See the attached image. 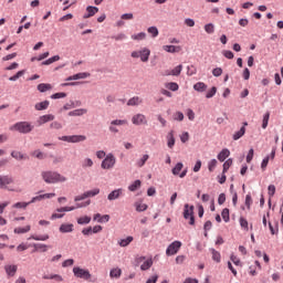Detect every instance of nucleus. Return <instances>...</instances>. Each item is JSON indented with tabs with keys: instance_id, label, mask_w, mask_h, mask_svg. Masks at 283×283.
I'll return each instance as SVG.
<instances>
[{
	"instance_id": "16",
	"label": "nucleus",
	"mask_w": 283,
	"mask_h": 283,
	"mask_svg": "<svg viewBox=\"0 0 283 283\" xmlns=\"http://www.w3.org/2000/svg\"><path fill=\"white\" fill-rule=\"evenodd\" d=\"M74 231V224L63 223L60 226V233H72Z\"/></svg>"
},
{
	"instance_id": "61",
	"label": "nucleus",
	"mask_w": 283,
	"mask_h": 283,
	"mask_svg": "<svg viewBox=\"0 0 283 283\" xmlns=\"http://www.w3.org/2000/svg\"><path fill=\"white\" fill-rule=\"evenodd\" d=\"M217 165H218V160H216V159L210 160L208 164L209 171H213V169H216Z\"/></svg>"
},
{
	"instance_id": "34",
	"label": "nucleus",
	"mask_w": 283,
	"mask_h": 283,
	"mask_svg": "<svg viewBox=\"0 0 283 283\" xmlns=\"http://www.w3.org/2000/svg\"><path fill=\"white\" fill-rule=\"evenodd\" d=\"M29 240H36L38 242H45V240H50V235L44 234V235H31Z\"/></svg>"
},
{
	"instance_id": "6",
	"label": "nucleus",
	"mask_w": 283,
	"mask_h": 283,
	"mask_svg": "<svg viewBox=\"0 0 283 283\" xmlns=\"http://www.w3.org/2000/svg\"><path fill=\"white\" fill-rule=\"evenodd\" d=\"M59 140L64 143H84V140H87V137L85 135H71L59 137Z\"/></svg>"
},
{
	"instance_id": "26",
	"label": "nucleus",
	"mask_w": 283,
	"mask_h": 283,
	"mask_svg": "<svg viewBox=\"0 0 283 283\" xmlns=\"http://www.w3.org/2000/svg\"><path fill=\"white\" fill-rule=\"evenodd\" d=\"M87 113V108H77L75 111H71L69 116H84Z\"/></svg>"
},
{
	"instance_id": "8",
	"label": "nucleus",
	"mask_w": 283,
	"mask_h": 283,
	"mask_svg": "<svg viewBox=\"0 0 283 283\" xmlns=\"http://www.w3.org/2000/svg\"><path fill=\"white\" fill-rule=\"evenodd\" d=\"M180 247H182V242L174 241L170 245H168L166 250V255H176V253L180 251Z\"/></svg>"
},
{
	"instance_id": "35",
	"label": "nucleus",
	"mask_w": 283,
	"mask_h": 283,
	"mask_svg": "<svg viewBox=\"0 0 283 283\" xmlns=\"http://www.w3.org/2000/svg\"><path fill=\"white\" fill-rule=\"evenodd\" d=\"M146 38H147V33L145 32H140L132 35L133 41H145Z\"/></svg>"
},
{
	"instance_id": "50",
	"label": "nucleus",
	"mask_w": 283,
	"mask_h": 283,
	"mask_svg": "<svg viewBox=\"0 0 283 283\" xmlns=\"http://www.w3.org/2000/svg\"><path fill=\"white\" fill-rule=\"evenodd\" d=\"M31 202H17L13 205V209H27Z\"/></svg>"
},
{
	"instance_id": "64",
	"label": "nucleus",
	"mask_w": 283,
	"mask_h": 283,
	"mask_svg": "<svg viewBox=\"0 0 283 283\" xmlns=\"http://www.w3.org/2000/svg\"><path fill=\"white\" fill-rule=\"evenodd\" d=\"M65 96H67V94H65V93H55V94L51 95V98H53V99L65 98Z\"/></svg>"
},
{
	"instance_id": "5",
	"label": "nucleus",
	"mask_w": 283,
	"mask_h": 283,
	"mask_svg": "<svg viewBox=\"0 0 283 283\" xmlns=\"http://www.w3.org/2000/svg\"><path fill=\"white\" fill-rule=\"evenodd\" d=\"M184 218L185 220H189V224H196V218L193 217V206H189L188 203L185 205Z\"/></svg>"
},
{
	"instance_id": "28",
	"label": "nucleus",
	"mask_w": 283,
	"mask_h": 283,
	"mask_svg": "<svg viewBox=\"0 0 283 283\" xmlns=\"http://www.w3.org/2000/svg\"><path fill=\"white\" fill-rule=\"evenodd\" d=\"M134 242V237H127L126 239H120L118 241L119 247H129Z\"/></svg>"
},
{
	"instance_id": "62",
	"label": "nucleus",
	"mask_w": 283,
	"mask_h": 283,
	"mask_svg": "<svg viewBox=\"0 0 283 283\" xmlns=\"http://www.w3.org/2000/svg\"><path fill=\"white\" fill-rule=\"evenodd\" d=\"M50 127H51V129H62L63 125H61V123H59V122H52L50 124Z\"/></svg>"
},
{
	"instance_id": "11",
	"label": "nucleus",
	"mask_w": 283,
	"mask_h": 283,
	"mask_svg": "<svg viewBox=\"0 0 283 283\" xmlns=\"http://www.w3.org/2000/svg\"><path fill=\"white\" fill-rule=\"evenodd\" d=\"M90 201H86L85 203L81 205L77 203L76 207H63V208H57L56 211L57 213H65L67 211H74V209H81V207H88Z\"/></svg>"
},
{
	"instance_id": "53",
	"label": "nucleus",
	"mask_w": 283,
	"mask_h": 283,
	"mask_svg": "<svg viewBox=\"0 0 283 283\" xmlns=\"http://www.w3.org/2000/svg\"><path fill=\"white\" fill-rule=\"evenodd\" d=\"M198 72V70L196 69L195 65H189L187 67V75L188 76H193V74H196Z\"/></svg>"
},
{
	"instance_id": "43",
	"label": "nucleus",
	"mask_w": 283,
	"mask_h": 283,
	"mask_svg": "<svg viewBox=\"0 0 283 283\" xmlns=\"http://www.w3.org/2000/svg\"><path fill=\"white\" fill-rule=\"evenodd\" d=\"M101 193V189L94 188L93 190L86 191V198H94V196H98Z\"/></svg>"
},
{
	"instance_id": "33",
	"label": "nucleus",
	"mask_w": 283,
	"mask_h": 283,
	"mask_svg": "<svg viewBox=\"0 0 283 283\" xmlns=\"http://www.w3.org/2000/svg\"><path fill=\"white\" fill-rule=\"evenodd\" d=\"M167 90H170V92H178L180 90V86L176 82H169L166 84Z\"/></svg>"
},
{
	"instance_id": "4",
	"label": "nucleus",
	"mask_w": 283,
	"mask_h": 283,
	"mask_svg": "<svg viewBox=\"0 0 283 283\" xmlns=\"http://www.w3.org/2000/svg\"><path fill=\"white\" fill-rule=\"evenodd\" d=\"M116 165V157L114 154H108L101 164L102 169H114Z\"/></svg>"
},
{
	"instance_id": "42",
	"label": "nucleus",
	"mask_w": 283,
	"mask_h": 283,
	"mask_svg": "<svg viewBox=\"0 0 283 283\" xmlns=\"http://www.w3.org/2000/svg\"><path fill=\"white\" fill-rule=\"evenodd\" d=\"M182 72V65L179 64L175 69L170 71L171 76H180V73Z\"/></svg>"
},
{
	"instance_id": "36",
	"label": "nucleus",
	"mask_w": 283,
	"mask_h": 283,
	"mask_svg": "<svg viewBox=\"0 0 283 283\" xmlns=\"http://www.w3.org/2000/svg\"><path fill=\"white\" fill-rule=\"evenodd\" d=\"M182 167H185V165H182V163H178V164L172 168V175H174V176H180V171H182Z\"/></svg>"
},
{
	"instance_id": "2",
	"label": "nucleus",
	"mask_w": 283,
	"mask_h": 283,
	"mask_svg": "<svg viewBox=\"0 0 283 283\" xmlns=\"http://www.w3.org/2000/svg\"><path fill=\"white\" fill-rule=\"evenodd\" d=\"M34 126L30 122H18L10 127L11 132H19V134H30Z\"/></svg>"
},
{
	"instance_id": "15",
	"label": "nucleus",
	"mask_w": 283,
	"mask_h": 283,
	"mask_svg": "<svg viewBox=\"0 0 283 283\" xmlns=\"http://www.w3.org/2000/svg\"><path fill=\"white\" fill-rule=\"evenodd\" d=\"M54 120V115L48 114V115H42L38 119V125H45V123H50Z\"/></svg>"
},
{
	"instance_id": "63",
	"label": "nucleus",
	"mask_w": 283,
	"mask_h": 283,
	"mask_svg": "<svg viewBox=\"0 0 283 283\" xmlns=\"http://www.w3.org/2000/svg\"><path fill=\"white\" fill-rule=\"evenodd\" d=\"M212 74L214 75V76H222V67H216V69H213L212 70Z\"/></svg>"
},
{
	"instance_id": "13",
	"label": "nucleus",
	"mask_w": 283,
	"mask_h": 283,
	"mask_svg": "<svg viewBox=\"0 0 283 283\" xmlns=\"http://www.w3.org/2000/svg\"><path fill=\"white\" fill-rule=\"evenodd\" d=\"M123 196V188H118L113 190L111 193L107 196V200L113 201V200H118Z\"/></svg>"
},
{
	"instance_id": "59",
	"label": "nucleus",
	"mask_w": 283,
	"mask_h": 283,
	"mask_svg": "<svg viewBox=\"0 0 283 283\" xmlns=\"http://www.w3.org/2000/svg\"><path fill=\"white\" fill-rule=\"evenodd\" d=\"M174 120H179V122L185 120V114H182V112L175 113Z\"/></svg>"
},
{
	"instance_id": "44",
	"label": "nucleus",
	"mask_w": 283,
	"mask_h": 283,
	"mask_svg": "<svg viewBox=\"0 0 283 283\" xmlns=\"http://www.w3.org/2000/svg\"><path fill=\"white\" fill-rule=\"evenodd\" d=\"M205 31L207 34H213L216 32V25H213V23H208L205 25Z\"/></svg>"
},
{
	"instance_id": "58",
	"label": "nucleus",
	"mask_w": 283,
	"mask_h": 283,
	"mask_svg": "<svg viewBox=\"0 0 283 283\" xmlns=\"http://www.w3.org/2000/svg\"><path fill=\"white\" fill-rule=\"evenodd\" d=\"M216 92H218V88L213 86L208 93L206 94V98H213L216 96Z\"/></svg>"
},
{
	"instance_id": "20",
	"label": "nucleus",
	"mask_w": 283,
	"mask_h": 283,
	"mask_svg": "<svg viewBox=\"0 0 283 283\" xmlns=\"http://www.w3.org/2000/svg\"><path fill=\"white\" fill-rule=\"evenodd\" d=\"M42 280H54L55 282H63V276L60 274H44Z\"/></svg>"
},
{
	"instance_id": "24",
	"label": "nucleus",
	"mask_w": 283,
	"mask_h": 283,
	"mask_svg": "<svg viewBox=\"0 0 283 283\" xmlns=\"http://www.w3.org/2000/svg\"><path fill=\"white\" fill-rule=\"evenodd\" d=\"M120 275H123V270H120L119 268H114L109 272V277H115V280H118Z\"/></svg>"
},
{
	"instance_id": "30",
	"label": "nucleus",
	"mask_w": 283,
	"mask_h": 283,
	"mask_svg": "<svg viewBox=\"0 0 283 283\" xmlns=\"http://www.w3.org/2000/svg\"><path fill=\"white\" fill-rule=\"evenodd\" d=\"M154 265V261L151 259H148L144 261V263L140 265L142 271H149L151 266Z\"/></svg>"
},
{
	"instance_id": "19",
	"label": "nucleus",
	"mask_w": 283,
	"mask_h": 283,
	"mask_svg": "<svg viewBox=\"0 0 283 283\" xmlns=\"http://www.w3.org/2000/svg\"><path fill=\"white\" fill-rule=\"evenodd\" d=\"M48 107H50V101L40 102L34 105L36 112H43V109H48Z\"/></svg>"
},
{
	"instance_id": "38",
	"label": "nucleus",
	"mask_w": 283,
	"mask_h": 283,
	"mask_svg": "<svg viewBox=\"0 0 283 283\" xmlns=\"http://www.w3.org/2000/svg\"><path fill=\"white\" fill-rule=\"evenodd\" d=\"M56 61H61V56L54 55L50 57L49 60L42 62V65H52V63H56Z\"/></svg>"
},
{
	"instance_id": "21",
	"label": "nucleus",
	"mask_w": 283,
	"mask_h": 283,
	"mask_svg": "<svg viewBox=\"0 0 283 283\" xmlns=\"http://www.w3.org/2000/svg\"><path fill=\"white\" fill-rule=\"evenodd\" d=\"M163 48L165 52H169L170 54H176L182 50V48L176 45H164Z\"/></svg>"
},
{
	"instance_id": "3",
	"label": "nucleus",
	"mask_w": 283,
	"mask_h": 283,
	"mask_svg": "<svg viewBox=\"0 0 283 283\" xmlns=\"http://www.w3.org/2000/svg\"><path fill=\"white\" fill-rule=\"evenodd\" d=\"M150 54H151V51L147 48H144L140 51H133L130 56L133 59H140L143 63H147V61H149Z\"/></svg>"
},
{
	"instance_id": "32",
	"label": "nucleus",
	"mask_w": 283,
	"mask_h": 283,
	"mask_svg": "<svg viewBox=\"0 0 283 283\" xmlns=\"http://www.w3.org/2000/svg\"><path fill=\"white\" fill-rule=\"evenodd\" d=\"M50 90H52V84H45V83H41L38 85V91L39 92H50Z\"/></svg>"
},
{
	"instance_id": "31",
	"label": "nucleus",
	"mask_w": 283,
	"mask_h": 283,
	"mask_svg": "<svg viewBox=\"0 0 283 283\" xmlns=\"http://www.w3.org/2000/svg\"><path fill=\"white\" fill-rule=\"evenodd\" d=\"M247 133V128L244 126L241 127V129L233 134V140H240L242 136Z\"/></svg>"
},
{
	"instance_id": "23",
	"label": "nucleus",
	"mask_w": 283,
	"mask_h": 283,
	"mask_svg": "<svg viewBox=\"0 0 283 283\" xmlns=\"http://www.w3.org/2000/svg\"><path fill=\"white\" fill-rule=\"evenodd\" d=\"M33 248H34L33 253H36V251H41L42 253H45L49 249V247L43 243H34Z\"/></svg>"
},
{
	"instance_id": "7",
	"label": "nucleus",
	"mask_w": 283,
	"mask_h": 283,
	"mask_svg": "<svg viewBox=\"0 0 283 283\" xmlns=\"http://www.w3.org/2000/svg\"><path fill=\"white\" fill-rule=\"evenodd\" d=\"M73 273L75 277H80L81 280H90L92 277V274L87 270L78 266L73 268Z\"/></svg>"
},
{
	"instance_id": "18",
	"label": "nucleus",
	"mask_w": 283,
	"mask_h": 283,
	"mask_svg": "<svg viewBox=\"0 0 283 283\" xmlns=\"http://www.w3.org/2000/svg\"><path fill=\"white\" fill-rule=\"evenodd\" d=\"M229 156H231V151L224 148L218 154V160H220V163H224Z\"/></svg>"
},
{
	"instance_id": "46",
	"label": "nucleus",
	"mask_w": 283,
	"mask_h": 283,
	"mask_svg": "<svg viewBox=\"0 0 283 283\" xmlns=\"http://www.w3.org/2000/svg\"><path fill=\"white\" fill-rule=\"evenodd\" d=\"M221 218L224 222H229V220H231L230 216H229V208H224L221 212Z\"/></svg>"
},
{
	"instance_id": "14",
	"label": "nucleus",
	"mask_w": 283,
	"mask_h": 283,
	"mask_svg": "<svg viewBox=\"0 0 283 283\" xmlns=\"http://www.w3.org/2000/svg\"><path fill=\"white\" fill-rule=\"evenodd\" d=\"M91 74L87 72L77 73L75 75L69 76L66 81H80L81 78H90Z\"/></svg>"
},
{
	"instance_id": "49",
	"label": "nucleus",
	"mask_w": 283,
	"mask_h": 283,
	"mask_svg": "<svg viewBox=\"0 0 283 283\" xmlns=\"http://www.w3.org/2000/svg\"><path fill=\"white\" fill-rule=\"evenodd\" d=\"M269 118H271V114L265 113L263 116V122H262L263 129H266V127H269Z\"/></svg>"
},
{
	"instance_id": "47",
	"label": "nucleus",
	"mask_w": 283,
	"mask_h": 283,
	"mask_svg": "<svg viewBox=\"0 0 283 283\" xmlns=\"http://www.w3.org/2000/svg\"><path fill=\"white\" fill-rule=\"evenodd\" d=\"M148 34H151L153 39H156V36H158L159 32H158V28L156 27H149L147 29Z\"/></svg>"
},
{
	"instance_id": "27",
	"label": "nucleus",
	"mask_w": 283,
	"mask_h": 283,
	"mask_svg": "<svg viewBox=\"0 0 283 283\" xmlns=\"http://www.w3.org/2000/svg\"><path fill=\"white\" fill-rule=\"evenodd\" d=\"M86 12H87V14L84 15V19H90V17H94V14H96V12H98V8L87 7Z\"/></svg>"
},
{
	"instance_id": "1",
	"label": "nucleus",
	"mask_w": 283,
	"mask_h": 283,
	"mask_svg": "<svg viewBox=\"0 0 283 283\" xmlns=\"http://www.w3.org/2000/svg\"><path fill=\"white\" fill-rule=\"evenodd\" d=\"M42 180L48 185H56V182H66L67 177L52 170L41 172Z\"/></svg>"
},
{
	"instance_id": "52",
	"label": "nucleus",
	"mask_w": 283,
	"mask_h": 283,
	"mask_svg": "<svg viewBox=\"0 0 283 283\" xmlns=\"http://www.w3.org/2000/svg\"><path fill=\"white\" fill-rule=\"evenodd\" d=\"M127 119H114L111 122V125H117V126H123L127 125Z\"/></svg>"
},
{
	"instance_id": "22",
	"label": "nucleus",
	"mask_w": 283,
	"mask_h": 283,
	"mask_svg": "<svg viewBox=\"0 0 283 283\" xmlns=\"http://www.w3.org/2000/svg\"><path fill=\"white\" fill-rule=\"evenodd\" d=\"M212 260L213 262H217V264H220L222 261V255L216 250V249H210Z\"/></svg>"
},
{
	"instance_id": "29",
	"label": "nucleus",
	"mask_w": 283,
	"mask_h": 283,
	"mask_svg": "<svg viewBox=\"0 0 283 283\" xmlns=\"http://www.w3.org/2000/svg\"><path fill=\"white\" fill-rule=\"evenodd\" d=\"M193 90H196V92H207V84H205V82H198L193 85Z\"/></svg>"
},
{
	"instance_id": "25",
	"label": "nucleus",
	"mask_w": 283,
	"mask_h": 283,
	"mask_svg": "<svg viewBox=\"0 0 283 283\" xmlns=\"http://www.w3.org/2000/svg\"><path fill=\"white\" fill-rule=\"evenodd\" d=\"M142 103H143V98L138 96H134L133 98L128 99L127 105L134 107L136 105H140Z\"/></svg>"
},
{
	"instance_id": "39",
	"label": "nucleus",
	"mask_w": 283,
	"mask_h": 283,
	"mask_svg": "<svg viewBox=\"0 0 283 283\" xmlns=\"http://www.w3.org/2000/svg\"><path fill=\"white\" fill-rule=\"evenodd\" d=\"M140 185H143V182L137 179L130 186H128V189L130 191H137V189H140Z\"/></svg>"
},
{
	"instance_id": "48",
	"label": "nucleus",
	"mask_w": 283,
	"mask_h": 283,
	"mask_svg": "<svg viewBox=\"0 0 283 283\" xmlns=\"http://www.w3.org/2000/svg\"><path fill=\"white\" fill-rule=\"evenodd\" d=\"M149 160V155H144L139 160H137V167H145V163Z\"/></svg>"
},
{
	"instance_id": "45",
	"label": "nucleus",
	"mask_w": 283,
	"mask_h": 283,
	"mask_svg": "<svg viewBox=\"0 0 283 283\" xmlns=\"http://www.w3.org/2000/svg\"><path fill=\"white\" fill-rule=\"evenodd\" d=\"M83 169H87V167H94V161L92 158H85L82 163Z\"/></svg>"
},
{
	"instance_id": "10",
	"label": "nucleus",
	"mask_w": 283,
	"mask_h": 283,
	"mask_svg": "<svg viewBox=\"0 0 283 283\" xmlns=\"http://www.w3.org/2000/svg\"><path fill=\"white\" fill-rule=\"evenodd\" d=\"M133 125H147V117L140 113L132 117Z\"/></svg>"
},
{
	"instance_id": "9",
	"label": "nucleus",
	"mask_w": 283,
	"mask_h": 283,
	"mask_svg": "<svg viewBox=\"0 0 283 283\" xmlns=\"http://www.w3.org/2000/svg\"><path fill=\"white\" fill-rule=\"evenodd\" d=\"M14 182V179L8 175H1L0 176V189H8L9 185H12Z\"/></svg>"
},
{
	"instance_id": "55",
	"label": "nucleus",
	"mask_w": 283,
	"mask_h": 283,
	"mask_svg": "<svg viewBox=\"0 0 283 283\" xmlns=\"http://www.w3.org/2000/svg\"><path fill=\"white\" fill-rule=\"evenodd\" d=\"M231 165H233V159H228L227 161H224L223 174H227V171H229V167H231Z\"/></svg>"
},
{
	"instance_id": "51",
	"label": "nucleus",
	"mask_w": 283,
	"mask_h": 283,
	"mask_svg": "<svg viewBox=\"0 0 283 283\" xmlns=\"http://www.w3.org/2000/svg\"><path fill=\"white\" fill-rule=\"evenodd\" d=\"M240 222V227H242V229H245V231H249V221H247L245 218H240L239 219Z\"/></svg>"
},
{
	"instance_id": "56",
	"label": "nucleus",
	"mask_w": 283,
	"mask_h": 283,
	"mask_svg": "<svg viewBox=\"0 0 283 283\" xmlns=\"http://www.w3.org/2000/svg\"><path fill=\"white\" fill-rule=\"evenodd\" d=\"M31 156H34L35 158H38L39 160H43V158H45V155H43V153L41 150H34Z\"/></svg>"
},
{
	"instance_id": "40",
	"label": "nucleus",
	"mask_w": 283,
	"mask_h": 283,
	"mask_svg": "<svg viewBox=\"0 0 283 283\" xmlns=\"http://www.w3.org/2000/svg\"><path fill=\"white\" fill-rule=\"evenodd\" d=\"M92 222V218L88 216L80 217L77 219V224H90Z\"/></svg>"
},
{
	"instance_id": "57",
	"label": "nucleus",
	"mask_w": 283,
	"mask_h": 283,
	"mask_svg": "<svg viewBox=\"0 0 283 283\" xmlns=\"http://www.w3.org/2000/svg\"><path fill=\"white\" fill-rule=\"evenodd\" d=\"M23 74H25V71H19L15 75L9 77V81H19Z\"/></svg>"
},
{
	"instance_id": "12",
	"label": "nucleus",
	"mask_w": 283,
	"mask_h": 283,
	"mask_svg": "<svg viewBox=\"0 0 283 283\" xmlns=\"http://www.w3.org/2000/svg\"><path fill=\"white\" fill-rule=\"evenodd\" d=\"M18 266L14 264H8L4 265V271L8 275V277H14V275H17V271H18Z\"/></svg>"
},
{
	"instance_id": "17",
	"label": "nucleus",
	"mask_w": 283,
	"mask_h": 283,
	"mask_svg": "<svg viewBox=\"0 0 283 283\" xmlns=\"http://www.w3.org/2000/svg\"><path fill=\"white\" fill-rule=\"evenodd\" d=\"M167 146L169 149H174V146L176 145V137H174V130H170L167 136Z\"/></svg>"
},
{
	"instance_id": "41",
	"label": "nucleus",
	"mask_w": 283,
	"mask_h": 283,
	"mask_svg": "<svg viewBox=\"0 0 283 283\" xmlns=\"http://www.w3.org/2000/svg\"><path fill=\"white\" fill-rule=\"evenodd\" d=\"M135 208H136V211L138 212H142V211H147V203H143V202H135Z\"/></svg>"
},
{
	"instance_id": "37",
	"label": "nucleus",
	"mask_w": 283,
	"mask_h": 283,
	"mask_svg": "<svg viewBox=\"0 0 283 283\" xmlns=\"http://www.w3.org/2000/svg\"><path fill=\"white\" fill-rule=\"evenodd\" d=\"M12 158H15V160H25L28 158L21 151H12L11 153Z\"/></svg>"
},
{
	"instance_id": "54",
	"label": "nucleus",
	"mask_w": 283,
	"mask_h": 283,
	"mask_svg": "<svg viewBox=\"0 0 283 283\" xmlns=\"http://www.w3.org/2000/svg\"><path fill=\"white\" fill-rule=\"evenodd\" d=\"M31 227L27 226L24 228H15L14 233H28L30 231Z\"/></svg>"
},
{
	"instance_id": "60",
	"label": "nucleus",
	"mask_w": 283,
	"mask_h": 283,
	"mask_svg": "<svg viewBox=\"0 0 283 283\" xmlns=\"http://www.w3.org/2000/svg\"><path fill=\"white\" fill-rule=\"evenodd\" d=\"M268 195L270 196V198H273L275 196V185H270L268 187Z\"/></svg>"
}]
</instances>
